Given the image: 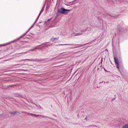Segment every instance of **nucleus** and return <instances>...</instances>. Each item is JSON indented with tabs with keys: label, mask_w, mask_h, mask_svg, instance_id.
<instances>
[{
	"label": "nucleus",
	"mask_w": 128,
	"mask_h": 128,
	"mask_svg": "<svg viewBox=\"0 0 128 128\" xmlns=\"http://www.w3.org/2000/svg\"><path fill=\"white\" fill-rule=\"evenodd\" d=\"M70 12V10H66L64 8H60L58 10V12L62 14H68Z\"/></svg>",
	"instance_id": "f257e3e1"
},
{
	"label": "nucleus",
	"mask_w": 128,
	"mask_h": 128,
	"mask_svg": "<svg viewBox=\"0 0 128 128\" xmlns=\"http://www.w3.org/2000/svg\"><path fill=\"white\" fill-rule=\"evenodd\" d=\"M86 32V30H82V32L76 34L75 36H82V32Z\"/></svg>",
	"instance_id": "f03ea898"
},
{
	"label": "nucleus",
	"mask_w": 128,
	"mask_h": 128,
	"mask_svg": "<svg viewBox=\"0 0 128 128\" xmlns=\"http://www.w3.org/2000/svg\"><path fill=\"white\" fill-rule=\"evenodd\" d=\"M114 60L115 64H116V66L120 64V62H118V58L114 57Z\"/></svg>",
	"instance_id": "7ed1b4c3"
},
{
	"label": "nucleus",
	"mask_w": 128,
	"mask_h": 128,
	"mask_svg": "<svg viewBox=\"0 0 128 128\" xmlns=\"http://www.w3.org/2000/svg\"><path fill=\"white\" fill-rule=\"evenodd\" d=\"M122 128H128V124H124Z\"/></svg>",
	"instance_id": "20e7f679"
},
{
	"label": "nucleus",
	"mask_w": 128,
	"mask_h": 128,
	"mask_svg": "<svg viewBox=\"0 0 128 128\" xmlns=\"http://www.w3.org/2000/svg\"><path fill=\"white\" fill-rule=\"evenodd\" d=\"M58 40V38H52L51 39V40H52V42H54V40Z\"/></svg>",
	"instance_id": "39448f33"
},
{
	"label": "nucleus",
	"mask_w": 128,
	"mask_h": 128,
	"mask_svg": "<svg viewBox=\"0 0 128 128\" xmlns=\"http://www.w3.org/2000/svg\"><path fill=\"white\" fill-rule=\"evenodd\" d=\"M42 12H44V8H42L41 10V12H40V14H39V16L37 18V20L38 18H40V14H42Z\"/></svg>",
	"instance_id": "423d86ee"
},
{
	"label": "nucleus",
	"mask_w": 128,
	"mask_h": 128,
	"mask_svg": "<svg viewBox=\"0 0 128 128\" xmlns=\"http://www.w3.org/2000/svg\"><path fill=\"white\" fill-rule=\"evenodd\" d=\"M16 112H10V114H16Z\"/></svg>",
	"instance_id": "0eeeda50"
},
{
	"label": "nucleus",
	"mask_w": 128,
	"mask_h": 128,
	"mask_svg": "<svg viewBox=\"0 0 128 128\" xmlns=\"http://www.w3.org/2000/svg\"><path fill=\"white\" fill-rule=\"evenodd\" d=\"M60 46H72V44H60Z\"/></svg>",
	"instance_id": "6e6552de"
},
{
	"label": "nucleus",
	"mask_w": 128,
	"mask_h": 128,
	"mask_svg": "<svg viewBox=\"0 0 128 128\" xmlns=\"http://www.w3.org/2000/svg\"><path fill=\"white\" fill-rule=\"evenodd\" d=\"M118 70H120V64L117 65Z\"/></svg>",
	"instance_id": "1a4fd4ad"
},
{
	"label": "nucleus",
	"mask_w": 128,
	"mask_h": 128,
	"mask_svg": "<svg viewBox=\"0 0 128 128\" xmlns=\"http://www.w3.org/2000/svg\"><path fill=\"white\" fill-rule=\"evenodd\" d=\"M50 19H48L47 22L46 21L45 22L46 24L48 22H50Z\"/></svg>",
	"instance_id": "9d476101"
},
{
	"label": "nucleus",
	"mask_w": 128,
	"mask_h": 128,
	"mask_svg": "<svg viewBox=\"0 0 128 128\" xmlns=\"http://www.w3.org/2000/svg\"><path fill=\"white\" fill-rule=\"evenodd\" d=\"M33 106H36V104H33Z\"/></svg>",
	"instance_id": "9b49d317"
},
{
	"label": "nucleus",
	"mask_w": 128,
	"mask_h": 128,
	"mask_svg": "<svg viewBox=\"0 0 128 128\" xmlns=\"http://www.w3.org/2000/svg\"><path fill=\"white\" fill-rule=\"evenodd\" d=\"M4 46V45H2V46Z\"/></svg>",
	"instance_id": "f8f14e48"
},
{
	"label": "nucleus",
	"mask_w": 128,
	"mask_h": 128,
	"mask_svg": "<svg viewBox=\"0 0 128 128\" xmlns=\"http://www.w3.org/2000/svg\"><path fill=\"white\" fill-rule=\"evenodd\" d=\"M102 82H100V84H102Z\"/></svg>",
	"instance_id": "ddd939ff"
}]
</instances>
